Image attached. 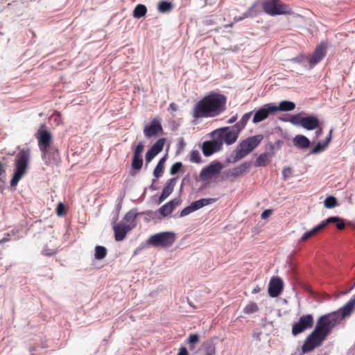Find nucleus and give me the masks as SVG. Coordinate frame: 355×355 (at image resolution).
I'll return each instance as SVG.
<instances>
[{
  "mask_svg": "<svg viewBox=\"0 0 355 355\" xmlns=\"http://www.w3.org/2000/svg\"><path fill=\"white\" fill-rule=\"evenodd\" d=\"M326 54V46L323 43H321L316 46L313 53L306 58L309 63L310 69L313 68L315 64L320 62Z\"/></svg>",
  "mask_w": 355,
  "mask_h": 355,
  "instance_id": "ddd939ff",
  "label": "nucleus"
},
{
  "mask_svg": "<svg viewBox=\"0 0 355 355\" xmlns=\"http://www.w3.org/2000/svg\"><path fill=\"white\" fill-rule=\"evenodd\" d=\"M226 101L224 95L212 92L195 104L192 116L195 119L217 116L225 110Z\"/></svg>",
  "mask_w": 355,
  "mask_h": 355,
  "instance_id": "f257e3e1",
  "label": "nucleus"
},
{
  "mask_svg": "<svg viewBox=\"0 0 355 355\" xmlns=\"http://www.w3.org/2000/svg\"><path fill=\"white\" fill-rule=\"evenodd\" d=\"M165 141H166V139L164 138H161V139H158L150 148L152 151L155 152V153H157V154L160 153L163 149V147L165 144Z\"/></svg>",
  "mask_w": 355,
  "mask_h": 355,
  "instance_id": "f704fd0d",
  "label": "nucleus"
},
{
  "mask_svg": "<svg viewBox=\"0 0 355 355\" xmlns=\"http://www.w3.org/2000/svg\"><path fill=\"white\" fill-rule=\"evenodd\" d=\"M144 146L142 142H139L138 145L137 146L134 154L141 155L143 151H144Z\"/></svg>",
  "mask_w": 355,
  "mask_h": 355,
  "instance_id": "3c124183",
  "label": "nucleus"
},
{
  "mask_svg": "<svg viewBox=\"0 0 355 355\" xmlns=\"http://www.w3.org/2000/svg\"><path fill=\"white\" fill-rule=\"evenodd\" d=\"M337 205V200L334 196H329L324 201V205L327 209H332Z\"/></svg>",
  "mask_w": 355,
  "mask_h": 355,
  "instance_id": "4c0bfd02",
  "label": "nucleus"
},
{
  "mask_svg": "<svg viewBox=\"0 0 355 355\" xmlns=\"http://www.w3.org/2000/svg\"><path fill=\"white\" fill-rule=\"evenodd\" d=\"M162 132L161 123L157 119H153L150 124L146 125L144 129L145 136L148 138L162 134Z\"/></svg>",
  "mask_w": 355,
  "mask_h": 355,
  "instance_id": "dca6fc26",
  "label": "nucleus"
},
{
  "mask_svg": "<svg viewBox=\"0 0 355 355\" xmlns=\"http://www.w3.org/2000/svg\"><path fill=\"white\" fill-rule=\"evenodd\" d=\"M240 130L235 128V125L232 128H223L214 130L212 132V137H216L218 140H220L221 145L225 143L227 145L234 144L238 137Z\"/></svg>",
  "mask_w": 355,
  "mask_h": 355,
  "instance_id": "0eeeda50",
  "label": "nucleus"
},
{
  "mask_svg": "<svg viewBox=\"0 0 355 355\" xmlns=\"http://www.w3.org/2000/svg\"><path fill=\"white\" fill-rule=\"evenodd\" d=\"M283 288V282L279 277H272L269 283L268 293L272 297H275L280 295Z\"/></svg>",
  "mask_w": 355,
  "mask_h": 355,
  "instance_id": "a211bd4d",
  "label": "nucleus"
},
{
  "mask_svg": "<svg viewBox=\"0 0 355 355\" xmlns=\"http://www.w3.org/2000/svg\"><path fill=\"white\" fill-rule=\"evenodd\" d=\"M275 113L276 108L275 107V104H265L254 113L252 122L254 123H258L266 119L270 115H273Z\"/></svg>",
  "mask_w": 355,
  "mask_h": 355,
  "instance_id": "9d476101",
  "label": "nucleus"
},
{
  "mask_svg": "<svg viewBox=\"0 0 355 355\" xmlns=\"http://www.w3.org/2000/svg\"><path fill=\"white\" fill-rule=\"evenodd\" d=\"M216 200L215 198H202L200 200L192 202L191 205L195 211L205 206L214 203Z\"/></svg>",
  "mask_w": 355,
  "mask_h": 355,
  "instance_id": "393cba45",
  "label": "nucleus"
},
{
  "mask_svg": "<svg viewBox=\"0 0 355 355\" xmlns=\"http://www.w3.org/2000/svg\"><path fill=\"white\" fill-rule=\"evenodd\" d=\"M201 160V157L198 150H192L190 154V161L192 162L199 163Z\"/></svg>",
  "mask_w": 355,
  "mask_h": 355,
  "instance_id": "37998d69",
  "label": "nucleus"
},
{
  "mask_svg": "<svg viewBox=\"0 0 355 355\" xmlns=\"http://www.w3.org/2000/svg\"><path fill=\"white\" fill-rule=\"evenodd\" d=\"M137 212L135 210H130L124 216V220L128 223H132L137 217Z\"/></svg>",
  "mask_w": 355,
  "mask_h": 355,
  "instance_id": "79ce46f5",
  "label": "nucleus"
},
{
  "mask_svg": "<svg viewBox=\"0 0 355 355\" xmlns=\"http://www.w3.org/2000/svg\"><path fill=\"white\" fill-rule=\"evenodd\" d=\"M57 214L60 216H64L66 214L65 207L62 202H59L57 209Z\"/></svg>",
  "mask_w": 355,
  "mask_h": 355,
  "instance_id": "49530a36",
  "label": "nucleus"
},
{
  "mask_svg": "<svg viewBox=\"0 0 355 355\" xmlns=\"http://www.w3.org/2000/svg\"><path fill=\"white\" fill-rule=\"evenodd\" d=\"M261 288L259 286H256L253 290L252 291V293L253 294H256V293H258L261 291Z\"/></svg>",
  "mask_w": 355,
  "mask_h": 355,
  "instance_id": "052dcab7",
  "label": "nucleus"
},
{
  "mask_svg": "<svg viewBox=\"0 0 355 355\" xmlns=\"http://www.w3.org/2000/svg\"><path fill=\"white\" fill-rule=\"evenodd\" d=\"M143 165V159L141 158V155H133L132 162V167L135 170H140Z\"/></svg>",
  "mask_w": 355,
  "mask_h": 355,
  "instance_id": "72a5a7b5",
  "label": "nucleus"
},
{
  "mask_svg": "<svg viewBox=\"0 0 355 355\" xmlns=\"http://www.w3.org/2000/svg\"><path fill=\"white\" fill-rule=\"evenodd\" d=\"M193 211H194V210H193V207H192L191 205H190L189 206H188V207H187L184 208V209L182 210V211H181V213H180V216H181V217L186 216L189 215V214H191V213H192V212H193Z\"/></svg>",
  "mask_w": 355,
  "mask_h": 355,
  "instance_id": "09e8293b",
  "label": "nucleus"
},
{
  "mask_svg": "<svg viewBox=\"0 0 355 355\" xmlns=\"http://www.w3.org/2000/svg\"><path fill=\"white\" fill-rule=\"evenodd\" d=\"M304 112L292 115L288 120L291 123L296 126H302L306 130H313L319 126V120L315 116H305Z\"/></svg>",
  "mask_w": 355,
  "mask_h": 355,
  "instance_id": "423d86ee",
  "label": "nucleus"
},
{
  "mask_svg": "<svg viewBox=\"0 0 355 355\" xmlns=\"http://www.w3.org/2000/svg\"><path fill=\"white\" fill-rule=\"evenodd\" d=\"M38 144L41 151L46 150L51 146L52 137L51 133L46 130H38Z\"/></svg>",
  "mask_w": 355,
  "mask_h": 355,
  "instance_id": "2eb2a0df",
  "label": "nucleus"
},
{
  "mask_svg": "<svg viewBox=\"0 0 355 355\" xmlns=\"http://www.w3.org/2000/svg\"><path fill=\"white\" fill-rule=\"evenodd\" d=\"M182 167V164L181 162L175 163L171 167L170 173L171 175H175V174L178 173L180 171Z\"/></svg>",
  "mask_w": 355,
  "mask_h": 355,
  "instance_id": "c03bdc74",
  "label": "nucleus"
},
{
  "mask_svg": "<svg viewBox=\"0 0 355 355\" xmlns=\"http://www.w3.org/2000/svg\"><path fill=\"white\" fill-rule=\"evenodd\" d=\"M251 164L249 162H243L239 166L232 168V178L239 177L245 173L247 170L250 167Z\"/></svg>",
  "mask_w": 355,
  "mask_h": 355,
  "instance_id": "b1692460",
  "label": "nucleus"
},
{
  "mask_svg": "<svg viewBox=\"0 0 355 355\" xmlns=\"http://www.w3.org/2000/svg\"><path fill=\"white\" fill-rule=\"evenodd\" d=\"M340 322L339 311H333L321 316L318 320L315 329L327 337L331 329Z\"/></svg>",
  "mask_w": 355,
  "mask_h": 355,
  "instance_id": "20e7f679",
  "label": "nucleus"
},
{
  "mask_svg": "<svg viewBox=\"0 0 355 355\" xmlns=\"http://www.w3.org/2000/svg\"><path fill=\"white\" fill-rule=\"evenodd\" d=\"M332 223H337V228L340 230L345 228V225L344 220L337 216H331L328 218L325 221L322 222V224H325L326 226L327 224Z\"/></svg>",
  "mask_w": 355,
  "mask_h": 355,
  "instance_id": "c85d7f7f",
  "label": "nucleus"
},
{
  "mask_svg": "<svg viewBox=\"0 0 355 355\" xmlns=\"http://www.w3.org/2000/svg\"><path fill=\"white\" fill-rule=\"evenodd\" d=\"M56 253V250L55 249H49L47 247H45L42 250V254L46 256H51Z\"/></svg>",
  "mask_w": 355,
  "mask_h": 355,
  "instance_id": "603ef678",
  "label": "nucleus"
},
{
  "mask_svg": "<svg viewBox=\"0 0 355 355\" xmlns=\"http://www.w3.org/2000/svg\"><path fill=\"white\" fill-rule=\"evenodd\" d=\"M165 162H166V156L163 157L162 158H161L159 159L157 165L156 166L155 168L154 169L153 175L156 178H159L162 175L163 171H164V166Z\"/></svg>",
  "mask_w": 355,
  "mask_h": 355,
  "instance_id": "473e14b6",
  "label": "nucleus"
},
{
  "mask_svg": "<svg viewBox=\"0 0 355 355\" xmlns=\"http://www.w3.org/2000/svg\"><path fill=\"white\" fill-rule=\"evenodd\" d=\"M263 139L262 135H256L241 141L227 159V162L234 164L245 157L259 145Z\"/></svg>",
  "mask_w": 355,
  "mask_h": 355,
  "instance_id": "f03ea898",
  "label": "nucleus"
},
{
  "mask_svg": "<svg viewBox=\"0 0 355 355\" xmlns=\"http://www.w3.org/2000/svg\"><path fill=\"white\" fill-rule=\"evenodd\" d=\"M252 112H250L245 113L242 116L241 120L237 123H236L234 125L235 128H238V130H240V131L241 130H243L245 128V126L247 122L248 121V120L250 119V117L252 116Z\"/></svg>",
  "mask_w": 355,
  "mask_h": 355,
  "instance_id": "2f4dec72",
  "label": "nucleus"
},
{
  "mask_svg": "<svg viewBox=\"0 0 355 355\" xmlns=\"http://www.w3.org/2000/svg\"><path fill=\"white\" fill-rule=\"evenodd\" d=\"M259 307L255 302H250L243 309V312L246 314H251L258 311Z\"/></svg>",
  "mask_w": 355,
  "mask_h": 355,
  "instance_id": "58836bf2",
  "label": "nucleus"
},
{
  "mask_svg": "<svg viewBox=\"0 0 355 355\" xmlns=\"http://www.w3.org/2000/svg\"><path fill=\"white\" fill-rule=\"evenodd\" d=\"M147 12L146 7L143 4H138L133 10V17L139 19L146 15Z\"/></svg>",
  "mask_w": 355,
  "mask_h": 355,
  "instance_id": "7c9ffc66",
  "label": "nucleus"
},
{
  "mask_svg": "<svg viewBox=\"0 0 355 355\" xmlns=\"http://www.w3.org/2000/svg\"><path fill=\"white\" fill-rule=\"evenodd\" d=\"M31 152L29 149H23L15 157V172L10 180V186L16 187L19 180L28 171Z\"/></svg>",
  "mask_w": 355,
  "mask_h": 355,
  "instance_id": "7ed1b4c3",
  "label": "nucleus"
},
{
  "mask_svg": "<svg viewBox=\"0 0 355 355\" xmlns=\"http://www.w3.org/2000/svg\"><path fill=\"white\" fill-rule=\"evenodd\" d=\"M212 137V141H207L202 144V153L206 157L211 155L214 153L220 150L222 148L220 140H218L216 137Z\"/></svg>",
  "mask_w": 355,
  "mask_h": 355,
  "instance_id": "4468645a",
  "label": "nucleus"
},
{
  "mask_svg": "<svg viewBox=\"0 0 355 355\" xmlns=\"http://www.w3.org/2000/svg\"><path fill=\"white\" fill-rule=\"evenodd\" d=\"M223 168V165L219 162H213L207 166L203 168L200 173L202 180H210L214 175L218 174Z\"/></svg>",
  "mask_w": 355,
  "mask_h": 355,
  "instance_id": "f8f14e48",
  "label": "nucleus"
},
{
  "mask_svg": "<svg viewBox=\"0 0 355 355\" xmlns=\"http://www.w3.org/2000/svg\"><path fill=\"white\" fill-rule=\"evenodd\" d=\"M199 341V336L197 334H191L188 338L189 344H196Z\"/></svg>",
  "mask_w": 355,
  "mask_h": 355,
  "instance_id": "8fccbe9b",
  "label": "nucleus"
},
{
  "mask_svg": "<svg viewBox=\"0 0 355 355\" xmlns=\"http://www.w3.org/2000/svg\"><path fill=\"white\" fill-rule=\"evenodd\" d=\"M176 178H171L168 180L167 183L164 186L162 193L159 196V202H162L164 201L173 191Z\"/></svg>",
  "mask_w": 355,
  "mask_h": 355,
  "instance_id": "412c9836",
  "label": "nucleus"
},
{
  "mask_svg": "<svg viewBox=\"0 0 355 355\" xmlns=\"http://www.w3.org/2000/svg\"><path fill=\"white\" fill-rule=\"evenodd\" d=\"M181 200L179 198H174L168 203L171 205V207L174 209L175 207L180 205Z\"/></svg>",
  "mask_w": 355,
  "mask_h": 355,
  "instance_id": "864d4df0",
  "label": "nucleus"
},
{
  "mask_svg": "<svg viewBox=\"0 0 355 355\" xmlns=\"http://www.w3.org/2000/svg\"><path fill=\"white\" fill-rule=\"evenodd\" d=\"M272 213V211L270 210V209H266L265 211H263L261 214V218L263 219H266Z\"/></svg>",
  "mask_w": 355,
  "mask_h": 355,
  "instance_id": "6e6d98bb",
  "label": "nucleus"
},
{
  "mask_svg": "<svg viewBox=\"0 0 355 355\" xmlns=\"http://www.w3.org/2000/svg\"><path fill=\"white\" fill-rule=\"evenodd\" d=\"M355 309V297H352L349 302L337 311H339L340 321L350 316Z\"/></svg>",
  "mask_w": 355,
  "mask_h": 355,
  "instance_id": "aec40b11",
  "label": "nucleus"
},
{
  "mask_svg": "<svg viewBox=\"0 0 355 355\" xmlns=\"http://www.w3.org/2000/svg\"><path fill=\"white\" fill-rule=\"evenodd\" d=\"M232 26V24H229V25H226L225 27Z\"/></svg>",
  "mask_w": 355,
  "mask_h": 355,
  "instance_id": "774afa93",
  "label": "nucleus"
},
{
  "mask_svg": "<svg viewBox=\"0 0 355 355\" xmlns=\"http://www.w3.org/2000/svg\"><path fill=\"white\" fill-rule=\"evenodd\" d=\"M332 132H333V129H331L330 131H329V134L328 135V137L326 138V140L324 141V143H327V146H328L329 144L330 143L331 140V135H332Z\"/></svg>",
  "mask_w": 355,
  "mask_h": 355,
  "instance_id": "bf43d9fd",
  "label": "nucleus"
},
{
  "mask_svg": "<svg viewBox=\"0 0 355 355\" xmlns=\"http://www.w3.org/2000/svg\"><path fill=\"white\" fill-rule=\"evenodd\" d=\"M177 355H188V352H187V349H186V347H182L180 349V352H178V354Z\"/></svg>",
  "mask_w": 355,
  "mask_h": 355,
  "instance_id": "4d7b16f0",
  "label": "nucleus"
},
{
  "mask_svg": "<svg viewBox=\"0 0 355 355\" xmlns=\"http://www.w3.org/2000/svg\"><path fill=\"white\" fill-rule=\"evenodd\" d=\"M5 173L3 164L0 162V176Z\"/></svg>",
  "mask_w": 355,
  "mask_h": 355,
  "instance_id": "69168bd1",
  "label": "nucleus"
},
{
  "mask_svg": "<svg viewBox=\"0 0 355 355\" xmlns=\"http://www.w3.org/2000/svg\"><path fill=\"white\" fill-rule=\"evenodd\" d=\"M259 336H260V334H253L254 338H256L257 339H259Z\"/></svg>",
  "mask_w": 355,
  "mask_h": 355,
  "instance_id": "338daca9",
  "label": "nucleus"
},
{
  "mask_svg": "<svg viewBox=\"0 0 355 355\" xmlns=\"http://www.w3.org/2000/svg\"><path fill=\"white\" fill-rule=\"evenodd\" d=\"M292 173H293V170L291 168L285 167L282 171V175H283L284 180H288L291 176Z\"/></svg>",
  "mask_w": 355,
  "mask_h": 355,
  "instance_id": "a18cd8bd",
  "label": "nucleus"
},
{
  "mask_svg": "<svg viewBox=\"0 0 355 355\" xmlns=\"http://www.w3.org/2000/svg\"><path fill=\"white\" fill-rule=\"evenodd\" d=\"M204 350L205 355H214L216 353L215 345L211 341H207L204 343Z\"/></svg>",
  "mask_w": 355,
  "mask_h": 355,
  "instance_id": "c9c22d12",
  "label": "nucleus"
},
{
  "mask_svg": "<svg viewBox=\"0 0 355 355\" xmlns=\"http://www.w3.org/2000/svg\"><path fill=\"white\" fill-rule=\"evenodd\" d=\"M176 239V235L172 232H163L152 235L146 241L148 245L155 248H168L171 247Z\"/></svg>",
  "mask_w": 355,
  "mask_h": 355,
  "instance_id": "39448f33",
  "label": "nucleus"
},
{
  "mask_svg": "<svg viewBox=\"0 0 355 355\" xmlns=\"http://www.w3.org/2000/svg\"><path fill=\"white\" fill-rule=\"evenodd\" d=\"M325 338L324 336L315 329L304 341L302 348V352L305 353L312 351L314 348L320 346Z\"/></svg>",
  "mask_w": 355,
  "mask_h": 355,
  "instance_id": "1a4fd4ad",
  "label": "nucleus"
},
{
  "mask_svg": "<svg viewBox=\"0 0 355 355\" xmlns=\"http://www.w3.org/2000/svg\"><path fill=\"white\" fill-rule=\"evenodd\" d=\"M169 107H170V108H171L173 111H174V112L177 111V110H178V106H177V105H176V104H175V103H171V104H170V105H169Z\"/></svg>",
  "mask_w": 355,
  "mask_h": 355,
  "instance_id": "680f3d73",
  "label": "nucleus"
},
{
  "mask_svg": "<svg viewBox=\"0 0 355 355\" xmlns=\"http://www.w3.org/2000/svg\"><path fill=\"white\" fill-rule=\"evenodd\" d=\"M327 147V143L318 142L310 152L311 154H318L324 151Z\"/></svg>",
  "mask_w": 355,
  "mask_h": 355,
  "instance_id": "ea45409f",
  "label": "nucleus"
},
{
  "mask_svg": "<svg viewBox=\"0 0 355 355\" xmlns=\"http://www.w3.org/2000/svg\"><path fill=\"white\" fill-rule=\"evenodd\" d=\"M157 154L155 152L152 151L151 149H149L146 154V163H150L152 159L157 155Z\"/></svg>",
  "mask_w": 355,
  "mask_h": 355,
  "instance_id": "de8ad7c7",
  "label": "nucleus"
},
{
  "mask_svg": "<svg viewBox=\"0 0 355 355\" xmlns=\"http://www.w3.org/2000/svg\"><path fill=\"white\" fill-rule=\"evenodd\" d=\"M106 254H107V250L105 247L101 246V245H97L95 248L94 256L96 259H98V260L102 259L106 256Z\"/></svg>",
  "mask_w": 355,
  "mask_h": 355,
  "instance_id": "e433bc0d",
  "label": "nucleus"
},
{
  "mask_svg": "<svg viewBox=\"0 0 355 355\" xmlns=\"http://www.w3.org/2000/svg\"><path fill=\"white\" fill-rule=\"evenodd\" d=\"M322 132V128H317V130L315 131L316 137H318L319 136H320Z\"/></svg>",
  "mask_w": 355,
  "mask_h": 355,
  "instance_id": "0e129e2a",
  "label": "nucleus"
},
{
  "mask_svg": "<svg viewBox=\"0 0 355 355\" xmlns=\"http://www.w3.org/2000/svg\"><path fill=\"white\" fill-rule=\"evenodd\" d=\"M313 324V318L312 315L308 314L300 317L299 321L295 323L292 328V334L297 336L307 329L312 327Z\"/></svg>",
  "mask_w": 355,
  "mask_h": 355,
  "instance_id": "9b49d317",
  "label": "nucleus"
},
{
  "mask_svg": "<svg viewBox=\"0 0 355 355\" xmlns=\"http://www.w3.org/2000/svg\"><path fill=\"white\" fill-rule=\"evenodd\" d=\"M232 169H229L227 171H225L223 173L222 179L223 180H227L230 178H232Z\"/></svg>",
  "mask_w": 355,
  "mask_h": 355,
  "instance_id": "5fc2aeb1",
  "label": "nucleus"
},
{
  "mask_svg": "<svg viewBox=\"0 0 355 355\" xmlns=\"http://www.w3.org/2000/svg\"><path fill=\"white\" fill-rule=\"evenodd\" d=\"M257 14V6L254 4L250 7L248 10L243 14L242 17H235L234 21H239L245 18L255 16Z\"/></svg>",
  "mask_w": 355,
  "mask_h": 355,
  "instance_id": "cd10ccee",
  "label": "nucleus"
},
{
  "mask_svg": "<svg viewBox=\"0 0 355 355\" xmlns=\"http://www.w3.org/2000/svg\"><path fill=\"white\" fill-rule=\"evenodd\" d=\"M324 227H325V224H322V223L319 224L318 225L315 227L311 230L304 233V235L301 237L300 241L304 242V241H306L307 239H309V238H311V236H313V235H315V234L319 232L320 230H322Z\"/></svg>",
  "mask_w": 355,
  "mask_h": 355,
  "instance_id": "bb28decb",
  "label": "nucleus"
},
{
  "mask_svg": "<svg viewBox=\"0 0 355 355\" xmlns=\"http://www.w3.org/2000/svg\"><path fill=\"white\" fill-rule=\"evenodd\" d=\"M159 210L162 215H163L164 216H166L173 211V209L171 207V205L168 203H166L162 205Z\"/></svg>",
  "mask_w": 355,
  "mask_h": 355,
  "instance_id": "a19ab883",
  "label": "nucleus"
},
{
  "mask_svg": "<svg viewBox=\"0 0 355 355\" xmlns=\"http://www.w3.org/2000/svg\"><path fill=\"white\" fill-rule=\"evenodd\" d=\"M173 8V5L171 2L166 1H162L158 3L157 10L161 13H166L171 11Z\"/></svg>",
  "mask_w": 355,
  "mask_h": 355,
  "instance_id": "c756f323",
  "label": "nucleus"
},
{
  "mask_svg": "<svg viewBox=\"0 0 355 355\" xmlns=\"http://www.w3.org/2000/svg\"><path fill=\"white\" fill-rule=\"evenodd\" d=\"M276 112L278 111L288 112L292 111L295 108V104L288 101H281L279 105H275Z\"/></svg>",
  "mask_w": 355,
  "mask_h": 355,
  "instance_id": "a878e982",
  "label": "nucleus"
},
{
  "mask_svg": "<svg viewBox=\"0 0 355 355\" xmlns=\"http://www.w3.org/2000/svg\"><path fill=\"white\" fill-rule=\"evenodd\" d=\"M274 153L272 152H265L259 155L255 161L256 166H265L270 162Z\"/></svg>",
  "mask_w": 355,
  "mask_h": 355,
  "instance_id": "4be33fe9",
  "label": "nucleus"
},
{
  "mask_svg": "<svg viewBox=\"0 0 355 355\" xmlns=\"http://www.w3.org/2000/svg\"><path fill=\"white\" fill-rule=\"evenodd\" d=\"M132 228L130 225H127L123 223H119L114 225L113 229L114 231V238L117 241L124 239L126 234Z\"/></svg>",
  "mask_w": 355,
  "mask_h": 355,
  "instance_id": "6ab92c4d",
  "label": "nucleus"
},
{
  "mask_svg": "<svg viewBox=\"0 0 355 355\" xmlns=\"http://www.w3.org/2000/svg\"><path fill=\"white\" fill-rule=\"evenodd\" d=\"M42 159L49 165L57 164L59 160V153L55 147H51L46 150L42 151Z\"/></svg>",
  "mask_w": 355,
  "mask_h": 355,
  "instance_id": "f3484780",
  "label": "nucleus"
},
{
  "mask_svg": "<svg viewBox=\"0 0 355 355\" xmlns=\"http://www.w3.org/2000/svg\"><path fill=\"white\" fill-rule=\"evenodd\" d=\"M264 11L270 15H283L290 12L289 6L279 0H269L263 3Z\"/></svg>",
  "mask_w": 355,
  "mask_h": 355,
  "instance_id": "6e6552de",
  "label": "nucleus"
},
{
  "mask_svg": "<svg viewBox=\"0 0 355 355\" xmlns=\"http://www.w3.org/2000/svg\"><path fill=\"white\" fill-rule=\"evenodd\" d=\"M10 234L8 233L6 236L0 240V244L10 241Z\"/></svg>",
  "mask_w": 355,
  "mask_h": 355,
  "instance_id": "13d9d810",
  "label": "nucleus"
},
{
  "mask_svg": "<svg viewBox=\"0 0 355 355\" xmlns=\"http://www.w3.org/2000/svg\"><path fill=\"white\" fill-rule=\"evenodd\" d=\"M293 144L300 148H306L310 146V141L306 137L297 135L293 139Z\"/></svg>",
  "mask_w": 355,
  "mask_h": 355,
  "instance_id": "5701e85b",
  "label": "nucleus"
},
{
  "mask_svg": "<svg viewBox=\"0 0 355 355\" xmlns=\"http://www.w3.org/2000/svg\"><path fill=\"white\" fill-rule=\"evenodd\" d=\"M237 119V116L235 115V116H232L229 120H228V123H233L234 122H235Z\"/></svg>",
  "mask_w": 355,
  "mask_h": 355,
  "instance_id": "e2e57ef3",
  "label": "nucleus"
}]
</instances>
